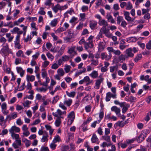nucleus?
<instances>
[{
	"label": "nucleus",
	"instance_id": "16",
	"mask_svg": "<svg viewBox=\"0 0 151 151\" xmlns=\"http://www.w3.org/2000/svg\"><path fill=\"white\" fill-rule=\"evenodd\" d=\"M106 17L109 22H110L111 23H115V21L114 19H113L112 16L110 14H107Z\"/></svg>",
	"mask_w": 151,
	"mask_h": 151
},
{
	"label": "nucleus",
	"instance_id": "23",
	"mask_svg": "<svg viewBox=\"0 0 151 151\" xmlns=\"http://www.w3.org/2000/svg\"><path fill=\"white\" fill-rule=\"evenodd\" d=\"M72 103V100L71 99H66L64 101L63 103L65 105L68 106H70Z\"/></svg>",
	"mask_w": 151,
	"mask_h": 151
},
{
	"label": "nucleus",
	"instance_id": "39",
	"mask_svg": "<svg viewBox=\"0 0 151 151\" xmlns=\"http://www.w3.org/2000/svg\"><path fill=\"white\" fill-rule=\"evenodd\" d=\"M142 56L141 54H138L137 55L134 59V61L137 63L140 60L142 59Z\"/></svg>",
	"mask_w": 151,
	"mask_h": 151
},
{
	"label": "nucleus",
	"instance_id": "24",
	"mask_svg": "<svg viewBox=\"0 0 151 151\" xmlns=\"http://www.w3.org/2000/svg\"><path fill=\"white\" fill-rule=\"evenodd\" d=\"M63 119V117L60 116V117H58L55 122V124L56 127H59L61 123V119Z\"/></svg>",
	"mask_w": 151,
	"mask_h": 151
},
{
	"label": "nucleus",
	"instance_id": "18",
	"mask_svg": "<svg viewBox=\"0 0 151 151\" xmlns=\"http://www.w3.org/2000/svg\"><path fill=\"white\" fill-rule=\"evenodd\" d=\"M91 141L93 143H96L98 144L99 142V139L96 134H93L91 138Z\"/></svg>",
	"mask_w": 151,
	"mask_h": 151
},
{
	"label": "nucleus",
	"instance_id": "62",
	"mask_svg": "<svg viewBox=\"0 0 151 151\" xmlns=\"http://www.w3.org/2000/svg\"><path fill=\"white\" fill-rule=\"evenodd\" d=\"M7 104L6 103L4 102L1 105V110H6L7 109Z\"/></svg>",
	"mask_w": 151,
	"mask_h": 151
},
{
	"label": "nucleus",
	"instance_id": "7",
	"mask_svg": "<svg viewBox=\"0 0 151 151\" xmlns=\"http://www.w3.org/2000/svg\"><path fill=\"white\" fill-rule=\"evenodd\" d=\"M66 114V111H64L63 112H62L60 109H57L56 112H53L52 113V114L55 117H60L63 114Z\"/></svg>",
	"mask_w": 151,
	"mask_h": 151
},
{
	"label": "nucleus",
	"instance_id": "28",
	"mask_svg": "<svg viewBox=\"0 0 151 151\" xmlns=\"http://www.w3.org/2000/svg\"><path fill=\"white\" fill-rule=\"evenodd\" d=\"M105 47L104 44L103 42H101L98 45L99 51L101 52L103 51Z\"/></svg>",
	"mask_w": 151,
	"mask_h": 151
},
{
	"label": "nucleus",
	"instance_id": "48",
	"mask_svg": "<svg viewBox=\"0 0 151 151\" xmlns=\"http://www.w3.org/2000/svg\"><path fill=\"white\" fill-rule=\"evenodd\" d=\"M93 36H91L88 39V40L89 41L88 43L91 45V46H90V47H93V45L92 43V40H93Z\"/></svg>",
	"mask_w": 151,
	"mask_h": 151
},
{
	"label": "nucleus",
	"instance_id": "33",
	"mask_svg": "<svg viewBox=\"0 0 151 151\" xmlns=\"http://www.w3.org/2000/svg\"><path fill=\"white\" fill-rule=\"evenodd\" d=\"M52 9L53 12L56 13L59 10H60L59 4H57L52 7Z\"/></svg>",
	"mask_w": 151,
	"mask_h": 151
},
{
	"label": "nucleus",
	"instance_id": "38",
	"mask_svg": "<svg viewBox=\"0 0 151 151\" xmlns=\"http://www.w3.org/2000/svg\"><path fill=\"white\" fill-rule=\"evenodd\" d=\"M66 93L67 95L69 97L73 98L75 95L76 92L75 91L69 92L68 91H66Z\"/></svg>",
	"mask_w": 151,
	"mask_h": 151
},
{
	"label": "nucleus",
	"instance_id": "9",
	"mask_svg": "<svg viewBox=\"0 0 151 151\" xmlns=\"http://www.w3.org/2000/svg\"><path fill=\"white\" fill-rule=\"evenodd\" d=\"M112 56L110 53L109 55H107V53L105 52L102 53L101 55V57L102 60L105 59L106 60H108L110 59Z\"/></svg>",
	"mask_w": 151,
	"mask_h": 151
},
{
	"label": "nucleus",
	"instance_id": "55",
	"mask_svg": "<svg viewBox=\"0 0 151 151\" xmlns=\"http://www.w3.org/2000/svg\"><path fill=\"white\" fill-rule=\"evenodd\" d=\"M126 57L125 56L123 55H121L118 58L119 60L121 62L124 61L125 60Z\"/></svg>",
	"mask_w": 151,
	"mask_h": 151
},
{
	"label": "nucleus",
	"instance_id": "64",
	"mask_svg": "<svg viewBox=\"0 0 151 151\" xmlns=\"http://www.w3.org/2000/svg\"><path fill=\"white\" fill-rule=\"evenodd\" d=\"M146 47L148 49H151V40H150L147 43Z\"/></svg>",
	"mask_w": 151,
	"mask_h": 151
},
{
	"label": "nucleus",
	"instance_id": "5",
	"mask_svg": "<svg viewBox=\"0 0 151 151\" xmlns=\"http://www.w3.org/2000/svg\"><path fill=\"white\" fill-rule=\"evenodd\" d=\"M75 118V115L74 112L72 111L70 113L68 116V124H71L73 122Z\"/></svg>",
	"mask_w": 151,
	"mask_h": 151
},
{
	"label": "nucleus",
	"instance_id": "14",
	"mask_svg": "<svg viewBox=\"0 0 151 151\" xmlns=\"http://www.w3.org/2000/svg\"><path fill=\"white\" fill-rule=\"evenodd\" d=\"M83 79L84 82L86 83V85L87 86H88L93 83V81L91 80L89 77L88 76L84 77Z\"/></svg>",
	"mask_w": 151,
	"mask_h": 151
},
{
	"label": "nucleus",
	"instance_id": "15",
	"mask_svg": "<svg viewBox=\"0 0 151 151\" xmlns=\"http://www.w3.org/2000/svg\"><path fill=\"white\" fill-rule=\"evenodd\" d=\"M111 110L112 111L114 112L116 115L119 114L121 111L120 109L116 106H114L111 107Z\"/></svg>",
	"mask_w": 151,
	"mask_h": 151
},
{
	"label": "nucleus",
	"instance_id": "58",
	"mask_svg": "<svg viewBox=\"0 0 151 151\" xmlns=\"http://www.w3.org/2000/svg\"><path fill=\"white\" fill-rule=\"evenodd\" d=\"M21 63V59L19 58H15V64L16 65H18Z\"/></svg>",
	"mask_w": 151,
	"mask_h": 151
},
{
	"label": "nucleus",
	"instance_id": "41",
	"mask_svg": "<svg viewBox=\"0 0 151 151\" xmlns=\"http://www.w3.org/2000/svg\"><path fill=\"white\" fill-rule=\"evenodd\" d=\"M47 90V88H44L43 87H42L41 88H36V90L38 92H45Z\"/></svg>",
	"mask_w": 151,
	"mask_h": 151
},
{
	"label": "nucleus",
	"instance_id": "17",
	"mask_svg": "<svg viewBox=\"0 0 151 151\" xmlns=\"http://www.w3.org/2000/svg\"><path fill=\"white\" fill-rule=\"evenodd\" d=\"M89 75L93 78H96L98 77L99 74L97 71L94 70L92 71Z\"/></svg>",
	"mask_w": 151,
	"mask_h": 151
},
{
	"label": "nucleus",
	"instance_id": "34",
	"mask_svg": "<svg viewBox=\"0 0 151 151\" xmlns=\"http://www.w3.org/2000/svg\"><path fill=\"white\" fill-rule=\"evenodd\" d=\"M11 137L13 139H15L16 140H20L19 139V135L18 134L15 133H10Z\"/></svg>",
	"mask_w": 151,
	"mask_h": 151
},
{
	"label": "nucleus",
	"instance_id": "11",
	"mask_svg": "<svg viewBox=\"0 0 151 151\" xmlns=\"http://www.w3.org/2000/svg\"><path fill=\"white\" fill-rule=\"evenodd\" d=\"M12 144V147L15 149L19 148L21 145V140H16Z\"/></svg>",
	"mask_w": 151,
	"mask_h": 151
},
{
	"label": "nucleus",
	"instance_id": "61",
	"mask_svg": "<svg viewBox=\"0 0 151 151\" xmlns=\"http://www.w3.org/2000/svg\"><path fill=\"white\" fill-rule=\"evenodd\" d=\"M14 45L15 47L18 49L21 48V47L19 44V42H14Z\"/></svg>",
	"mask_w": 151,
	"mask_h": 151
},
{
	"label": "nucleus",
	"instance_id": "60",
	"mask_svg": "<svg viewBox=\"0 0 151 151\" xmlns=\"http://www.w3.org/2000/svg\"><path fill=\"white\" fill-rule=\"evenodd\" d=\"M44 9L43 8L41 7L40 9V10L38 12V13L41 15H45V12L43 10Z\"/></svg>",
	"mask_w": 151,
	"mask_h": 151
},
{
	"label": "nucleus",
	"instance_id": "54",
	"mask_svg": "<svg viewBox=\"0 0 151 151\" xmlns=\"http://www.w3.org/2000/svg\"><path fill=\"white\" fill-rule=\"evenodd\" d=\"M46 55L48 59H50L51 60H52L54 59V57L49 52L46 54Z\"/></svg>",
	"mask_w": 151,
	"mask_h": 151
},
{
	"label": "nucleus",
	"instance_id": "1",
	"mask_svg": "<svg viewBox=\"0 0 151 151\" xmlns=\"http://www.w3.org/2000/svg\"><path fill=\"white\" fill-rule=\"evenodd\" d=\"M104 34L106 37L110 38L112 36L109 30L105 27H102L100 30L99 35L100 36H101L102 34Z\"/></svg>",
	"mask_w": 151,
	"mask_h": 151
},
{
	"label": "nucleus",
	"instance_id": "27",
	"mask_svg": "<svg viewBox=\"0 0 151 151\" xmlns=\"http://www.w3.org/2000/svg\"><path fill=\"white\" fill-rule=\"evenodd\" d=\"M124 125L123 122L118 121L114 124V127L115 128H116L118 127H122Z\"/></svg>",
	"mask_w": 151,
	"mask_h": 151
},
{
	"label": "nucleus",
	"instance_id": "52",
	"mask_svg": "<svg viewBox=\"0 0 151 151\" xmlns=\"http://www.w3.org/2000/svg\"><path fill=\"white\" fill-rule=\"evenodd\" d=\"M91 65H93L94 66H96L98 64V60H94L93 59L91 60Z\"/></svg>",
	"mask_w": 151,
	"mask_h": 151
},
{
	"label": "nucleus",
	"instance_id": "25",
	"mask_svg": "<svg viewBox=\"0 0 151 151\" xmlns=\"http://www.w3.org/2000/svg\"><path fill=\"white\" fill-rule=\"evenodd\" d=\"M35 79V76L33 75H27L26 76V80L28 82L29 81L33 82Z\"/></svg>",
	"mask_w": 151,
	"mask_h": 151
},
{
	"label": "nucleus",
	"instance_id": "49",
	"mask_svg": "<svg viewBox=\"0 0 151 151\" xmlns=\"http://www.w3.org/2000/svg\"><path fill=\"white\" fill-rule=\"evenodd\" d=\"M64 70L66 73H68L70 71L71 67L69 65H65V66Z\"/></svg>",
	"mask_w": 151,
	"mask_h": 151
},
{
	"label": "nucleus",
	"instance_id": "35",
	"mask_svg": "<svg viewBox=\"0 0 151 151\" xmlns=\"http://www.w3.org/2000/svg\"><path fill=\"white\" fill-rule=\"evenodd\" d=\"M61 140L60 137L58 135H56L54 138L52 142L53 143H56L57 142H59L61 141Z\"/></svg>",
	"mask_w": 151,
	"mask_h": 151
},
{
	"label": "nucleus",
	"instance_id": "2",
	"mask_svg": "<svg viewBox=\"0 0 151 151\" xmlns=\"http://www.w3.org/2000/svg\"><path fill=\"white\" fill-rule=\"evenodd\" d=\"M1 52L4 55H6L8 53H12V52L9 48L8 44L6 43L4 46L1 50Z\"/></svg>",
	"mask_w": 151,
	"mask_h": 151
},
{
	"label": "nucleus",
	"instance_id": "56",
	"mask_svg": "<svg viewBox=\"0 0 151 151\" xmlns=\"http://www.w3.org/2000/svg\"><path fill=\"white\" fill-rule=\"evenodd\" d=\"M51 101V100L49 99H47L46 100H43V104L44 105H47L49 104V102Z\"/></svg>",
	"mask_w": 151,
	"mask_h": 151
},
{
	"label": "nucleus",
	"instance_id": "26",
	"mask_svg": "<svg viewBox=\"0 0 151 151\" xmlns=\"http://www.w3.org/2000/svg\"><path fill=\"white\" fill-rule=\"evenodd\" d=\"M45 127L47 130L49 131L50 134L51 136H52L54 131V129H52L50 125H45Z\"/></svg>",
	"mask_w": 151,
	"mask_h": 151
},
{
	"label": "nucleus",
	"instance_id": "36",
	"mask_svg": "<svg viewBox=\"0 0 151 151\" xmlns=\"http://www.w3.org/2000/svg\"><path fill=\"white\" fill-rule=\"evenodd\" d=\"M76 48V47L72 46L70 47H69L68 48V53L70 54H71L74 52H75V50Z\"/></svg>",
	"mask_w": 151,
	"mask_h": 151
},
{
	"label": "nucleus",
	"instance_id": "13",
	"mask_svg": "<svg viewBox=\"0 0 151 151\" xmlns=\"http://www.w3.org/2000/svg\"><path fill=\"white\" fill-rule=\"evenodd\" d=\"M98 24L100 26H102V27H106L108 26V23L107 21L104 19H101L99 20Z\"/></svg>",
	"mask_w": 151,
	"mask_h": 151
},
{
	"label": "nucleus",
	"instance_id": "31",
	"mask_svg": "<svg viewBox=\"0 0 151 151\" xmlns=\"http://www.w3.org/2000/svg\"><path fill=\"white\" fill-rule=\"evenodd\" d=\"M137 40V38L135 37H130L127 39V41L129 43H130L132 42H135Z\"/></svg>",
	"mask_w": 151,
	"mask_h": 151
},
{
	"label": "nucleus",
	"instance_id": "20",
	"mask_svg": "<svg viewBox=\"0 0 151 151\" xmlns=\"http://www.w3.org/2000/svg\"><path fill=\"white\" fill-rule=\"evenodd\" d=\"M12 32L14 33H16L18 34V35H21L23 33V31L20 30L17 27H14L12 31Z\"/></svg>",
	"mask_w": 151,
	"mask_h": 151
},
{
	"label": "nucleus",
	"instance_id": "19",
	"mask_svg": "<svg viewBox=\"0 0 151 151\" xmlns=\"http://www.w3.org/2000/svg\"><path fill=\"white\" fill-rule=\"evenodd\" d=\"M32 102L29 100L24 101L22 104L24 108H28L30 107V105L31 104Z\"/></svg>",
	"mask_w": 151,
	"mask_h": 151
},
{
	"label": "nucleus",
	"instance_id": "12",
	"mask_svg": "<svg viewBox=\"0 0 151 151\" xmlns=\"http://www.w3.org/2000/svg\"><path fill=\"white\" fill-rule=\"evenodd\" d=\"M17 72L19 73L20 76L22 77L24 74L25 70H23L22 68L20 67H17L16 68Z\"/></svg>",
	"mask_w": 151,
	"mask_h": 151
},
{
	"label": "nucleus",
	"instance_id": "45",
	"mask_svg": "<svg viewBox=\"0 0 151 151\" xmlns=\"http://www.w3.org/2000/svg\"><path fill=\"white\" fill-rule=\"evenodd\" d=\"M49 63L50 62L49 61L47 60L44 61L42 63V67L43 68H46L49 65Z\"/></svg>",
	"mask_w": 151,
	"mask_h": 151
},
{
	"label": "nucleus",
	"instance_id": "43",
	"mask_svg": "<svg viewBox=\"0 0 151 151\" xmlns=\"http://www.w3.org/2000/svg\"><path fill=\"white\" fill-rule=\"evenodd\" d=\"M124 20V18L123 17L121 16H119L117 17V24H119L121 22H122V21Z\"/></svg>",
	"mask_w": 151,
	"mask_h": 151
},
{
	"label": "nucleus",
	"instance_id": "29",
	"mask_svg": "<svg viewBox=\"0 0 151 151\" xmlns=\"http://www.w3.org/2000/svg\"><path fill=\"white\" fill-rule=\"evenodd\" d=\"M6 37L8 38V42H12L14 38L13 36H11L10 33H7L6 34Z\"/></svg>",
	"mask_w": 151,
	"mask_h": 151
},
{
	"label": "nucleus",
	"instance_id": "40",
	"mask_svg": "<svg viewBox=\"0 0 151 151\" xmlns=\"http://www.w3.org/2000/svg\"><path fill=\"white\" fill-rule=\"evenodd\" d=\"M3 26L5 27L8 26L10 28H12L15 25H14V23L13 24L12 22H8L6 23H5L4 24H3Z\"/></svg>",
	"mask_w": 151,
	"mask_h": 151
},
{
	"label": "nucleus",
	"instance_id": "22",
	"mask_svg": "<svg viewBox=\"0 0 151 151\" xmlns=\"http://www.w3.org/2000/svg\"><path fill=\"white\" fill-rule=\"evenodd\" d=\"M22 142L24 143L26 147L27 148L29 147L31 143L30 141L26 138H24L22 139Z\"/></svg>",
	"mask_w": 151,
	"mask_h": 151
},
{
	"label": "nucleus",
	"instance_id": "30",
	"mask_svg": "<svg viewBox=\"0 0 151 151\" xmlns=\"http://www.w3.org/2000/svg\"><path fill=\"white\" fill-rule=\"evenodd\" d=\"M24 19V17H21L17 21H15L14 22V25L15 26L19 25V24L22 22Z\"/></svg>",
	"mask_w": 151,
	"mask_h": 151
},
{
	"label": "nucleus",
	"instance_id": "47",
	"mask_svg": "<svg viewBox=\"0 0 151 151\" xmlns=\"http://www.w3.org/2000/svg\"><path fill=\"white\" fill-rule=\"evenodd\" d=\"M145 80L147 82V84L151 83V77L150 78V76L148 75L145 76Z\"/></svg>",
	"mask_w": 151,
	"mask_h": 151
},
{
	"label": "nucleus",
	"instance_id": "46",
	"mask_svg": "<svg viewBox=\"0 0 151 151\" xmlns=\"http://www.w3.org/2000/svg\"><path fill=\"white\" fill-rule=\"evenodd\" d=\"M59 67V66L58 65L57 63H55L52 64L51 68L52 69L56 70Z\"/></svg>",
	"mask_w": 151,
	"mask_h": 151
},
{
	"label": "nucleus",
	"instance_id": "6",
	"mask_svg": "<svg viewBox=\"0 0 151 151\" xmlns=\"http://www.w3.org/2000/svg\"><path fill=\"white\" fill-rule=\"evenodd\" d=\"M124 15L125 19L128 22L133 21L135 19V17L132 18L130 17L129 13L128 12L124 11Z\"/></svg>",
	"mask_w": 151,
	"mask_h": 151
},
{
	"label": "nucleus",
	"instance_id": "51",
	"mask_svg": "<svg viewBox=\"0 0 151 151\" xmlns=\"http://www.w3.org/2000/svg\"><path fill=\"white\" fill-rule=\"evenodd\" d=\"M118 145L119 146H121L122 148H126V147H127L128 145L126 142L124 143L119 142L118 143Z\"/></svg>",
	"mask_w": 151,
	"mask_h": 151
},
{
	"label": "nucleus",
	"instance_id": "21",
	"mask_svg": "<svg viewBox=\"0 0 151 151\" xmlns=\"http://www.w3.org/2000/svg\"><path fill=\"white\" fill-rule=\"evenodd\" d=\"M97 25V22L94 21H92L90 22V27L92 29H96V27Z\"/></svg>",
	"mask_w": 151,
	"mask_h": 151
},
{
	"label": "nucleus",
	"instance_id": "50",
	"mask_svg": "<svg viewBox=\"0 0 151 151\" xmlns=\"http://www.w3.org/2000/svg\"><path fill=\"white\" fill-rule=\"evenodd\" d=\"M111 97V93L110 92H108L106 94V100L107 101H110Z\"/></svg>",
	"mask_w": 151,
	"mask_h": 151
},
{
	"label": "nucleus",
	"instance_id": "59",
	"mask_svg": "<svg viewBox=\"0 0 151 151\" xmlns=\"http://www.w3.org/2000/svg\"><path fill=\"white\" fill-rule=\"evenodd\" d=\"M55 143H53V142L51 143L50 145V148L52 150H54L55 149L57 145L55 144Z\"/></svg>",
	"mask_w": 151,
	"mask_h": 151
},
{
	"label": "nucleus",
	"instance_id": "63",
	"mask_svg": "<svg viewBox=\"0 0 151 151\" xmlns=\"http://www.w3.org/2000/svg\"><path fill=\"white\" fill-rule=\"evenodd\" d=\"M98 133L100 135H102L103 134V129L101 127H99L97 129Z\"/></svg>",
	"mask_w": 151,
	"mask_h": 151
},
{
	"label": "nucleus",
	"instance_id": "8",
	"mask_svg": "<svg viewBox=\"0 0 151 151\" xmlns=\"http://www.w3.org/2000/svg\"><path fill=\"white\" fill-rule=\"evenodd\" d=\"M132 49L131 48H129L126 49L125 52L127 55L126 58H127L129 57H133L134 56L133 53L132 52Z\"/></svg>",
	"mask_w": 151,
	"mask_h": 151
},
{
	"label": "nucleus",
	"instance_id": "32",
	"mask_svg": "<svg viewBox=\"0 0 151 151\" xmlns=\"http://www.w3.org/2000/svg\"><path fill=\"white\" fill-rule=\"evenodd\" d=\"M57 73L58 74L61 76H63L65 74V72L62 68H60L57 70Z\"/></svg>",
	"mask_w": 151,
	"mask_h": 151
},
{
	"label": "nucleus",
	"instance_id": "42",
	"mask_svg": "<svg viewBox=\"0 0 151 151\" xmlns=\"http://www.w3.org/2000/svg\"><path fill=\"white\" fill-rule=\"evenodd\" d=\"M32 38V35H28L26 38H24V39L25 42H27L30 41Z\"/></svg>",
	"mask_w": 151,
	"mask_h": 151
},
{
	"label": "nucleus",
	"instance_id": "4",
	"mask_svg": "<svg viewBox=\"0 0 151 151\" xmlns=\"http://www.w3.org/2000/svg\"><path fill=\"white\" fill-rule=\"evenodd\" d=\"M147 133L148 131L146 130L142 131L141 134L138 137L137 139L138 142H140L143 141L146 137Z\"/></svg>",
	"mask_w": 151,
	"mask_h": 151
},
{
	"label": "nucleus",
	"instance_id": "37",
	"mask_svg": "<svg viewBox=\"0 0 151 151\" xmlns=\"http://www.w3.org/2000/svg\"><path fill=\"white\" fill-rule=\"evenodd\" d=\"M58 22L57 19H55L52 20L50 23L51 26L52 27H55L57 25Z\"/></svg>",
	"mask_w": 151,
	"mask_h": 151
},
{
	"label": "nucleus",
	"instance_id": "10",
	"mask_svg": "<svg viewBox=\"0 0 151 151\" xmlns=\"http://www.w3.org/2000/svg\"><path fill=\"white\" fill-rule=\"evenodd\" d=\"M20 131V129L15 126H12L9 130L10 133H15V132H19Z\"/></svg>",
	"mask_w": 151,
	"mask_h": 151
},
{
	"label": "nucleus",
	"instance_id": "44",
	"mask_svg": "<svg viewBox=\"0 0 151 151\" xmlns=\"http://www.w3.org/2000/svg\"><path fill=\"white\" fill-rule=\"evenodd\" d=\"M102 138L103 139L107 142H110L111 141L110 136H108L107 135L103 136H102Z\"/></svg>",
	"mask_w": 151,
	"mask_h": 151
},
{
	"label": "nucleus",
	"instance_id": "53",
	"mask_svg": "<svg viewBox=\"0 0 151 151\" xmlns=\"http://www.w3.org/2000/svg\"><path fill=\"white\" fill-rule=\"evenodd\" d=\"M48 136H43L42 137V138L41 139V142H47L48 141Z\"/></svg>",
	"mask_w": 151,
	"mask_h": 151
},
{
	"label": "nucleus",
	"instance_id": "3",
	"mask_svg": "<svg viewBox=\"0 0 151 151\" xmlns=\"http://www.w3.org/2000/svg\"><path fill=\"white\" fill-rule=\"evenodd\" d=\"M104 80V78L102 75H100L99 76V78L96 80L95 86V88L96 89H99L101 83H103Z\"/></svg>",
	"mask_w": 151,
	"mask_h": 151
},
{
	"label": "nucleus",
	"instance_id": "57",
	"mask_svg": "<svg viewBox=\"0 0 151 151\" xmlns=\"http://www.w3.org/2000/svg\"><path fill=\"white\" fill-rule=\"evenodd\" d=\"M59 99V97L58 96H56L54 97L53 98V100L52 101V103L53 104L56 103L58 101Z\"/></svg>",
	"mask_w": 151,
	"mask_h": 151
}]
</instances>
